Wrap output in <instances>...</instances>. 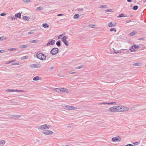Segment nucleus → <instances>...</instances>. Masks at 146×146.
Returning a JSON list of instances; mask_svg holds the SVG:
<instances>
[{"label": "nucleus", "instance_id": "774afa93", "mask_svg": "<svg viewBox=\"0 0 146 146\" xmlns=\"http://www.w3.org/2000/svg\"><path fill=\"white\" fill-rule=\"evenodd\" d=\"M13 62V61H10L9 62V63H10L11 62Z\"/></svg>", "mask_w": 146, "mask_h": 146}, {"label": "nucleus", "instance_id": "3c124183", "mask_svg": "<svg viewBox=\"0 0 146 146\" xmlns=\"http://www.w3.org/2000/svg\"><path fill=\"white\" fill-rule=\"evenodd\" d=\"M106 12H111L112 10L111 9H107L106 10Z\"/></svg>", "mask_w": 146, "mask_h": 146}, {"label": "nucleus", "instance_id": "052dcab7", "mask_svg": "<svg viewBox=\"0 0 146 146\" xmlns=\"http://www.w3.org/2000/svg\"><path fill=\"white\" fill-rule=\"evenodd\" d=\"M127 1L129 2H131L132 1V0H127Z\"/></svg>", "mask_w": 146, "mask_h": 146}, {"label": "nucleus", "instance_id": "6e6552de", "mask_svg": "<svg viewBox=\"0 0 146 146\" xmlns=\"http://www.w3.org/2000/svg\"><path fill=\"white\" fill-rule=\"evenodd\" d=\"M139 47L138 45H133L129 49V50L131 51V52H133L135 51V49L137 48H139Z\"/></svg>", "mask_w": 146, "mask_h": 146}, {"label": "nucleus", "instance_id": "6e6d98bb", "mask_svg": "<svg viewBox=\"0 0 146 146\" xmlns=\"http://www.w3.org/2000/svg\"><path fill=\"white\" fill-rule=\"evenodd\" d=\"M63 14H58L57 15V16H62L63 15Z\"/></svg>", "mask_w": 146, "mask_h": 146}, {"label": "nucleus", "instance_id": "338daca9", "mask_svg": "<svg viewBox=\"0 0 146 146\" xmlns=\"http://www.w3.org/2000/svg\"><path fill=\"white\" fill-rule=\"evenodd\" d=\"M14 91H15V92H17V90H14Z\"/></svg>", "mask_w": 146, "mask_h": 146}, {"label": "nucleus", "instance_id": "a211bd4d", "mask_svg": "<svg viewBox=\"0 0 146 146\" xmlns=\"http://www.w3.org/2000/svg\"><path fill=\"white\" fill-rule=\"evenodd\" d=\"M42 25V27L45 28H48L49 27V25L47 23H44Z\"/></svg>", "mask_w": 146, "mask_h": 146}, {"label": "nucleus", "instance_id": "ea45409f", "mask_svg": "<svg viewBox=\"0 0 146 146\" xmlns=\"http://www.w3.org/2000/svg\"><path fill=\"white\" fill-rule=\"evenodd\" d=\"M13 117H16L17 118H19L21 117V116L20 115H13Z\"/></svg>", "mask_w": 146, "mask_h": 146}, {"label": "nucleus", "instance_id": "bf43d9fd", "mask_svg": "<svg viewBox=\"0 0 146 146\" xmlns=\"http://www.w3.org/2000/svg\"><path fill=\"white\" fill-rule=\"evenodd\" d=\"M10 117H13V115H9V116Z\"/></svg>", "mask_w": 146, "mask_h": 146}, {"label": "nucleus", "instance_id": "a19ab883", "mask_svg": "<svg viewBox=\"0 0 146 146\" xmlns=\"http://www.w3.org/2000/svg\"><path fill=\"white\" fill-rule=\"evenodd\" d=\"M7 14L6 13H2L0 14V15L1 16H3Z\"/></svg>", "mask_w": 146, "mask_h": 146}, {"label": "nucleus", "instance_id": "a878e982", "mask_svg": "<svg viewBox=\"0 0 146 146\" xmlns=\"http://www.w3.org/2000/svg\"><path fill=\"white\" fill-rule=\"evenodd\" d=\"M124 17V15L123 13H121L119 15V16L117 17L120 18Z\"/></svg>", "mask_w": 146, "mask_h": 146}, {"label": "nucleus", "instance_id": "473e14b6", "mask_svg": "<svg viewBox=\"0 0 146 146\" xmlns=\"http://www.w3.org/2000/svg\"><path fill=\"white\" fill-rule=\"evenodd\" d=\"M5 39V38L4 36H2L0 37V40H4Z\"/></svg>", "mask_w": 146, "mask_h": 146}, {"label": "nucleus", "instance_id": "f03ea898", "mask_svg": "<svg viewBox=\"0 0 146 146\" xmlns=\"http://www.w3.org/2000/svg\"><path fill=\"white\" fill-rule=\"evenodd\" d=\"M118 112H123L127 111L129 108L126 106H118Z\"/></svg>", "mask_w": 146, "mask_h": 146}, {"label": "nucleus", "instance_id": "5701e85b", "mask_svg": "<svg viewBox=\"0 0 146 146\" xmlns=\"http://www.w3.org/2000/svg\"><path fill=\"white\" fill-rule=\"evenodd\" d=\"M138 7L137 5L134 6L133 7V10H136L138 9Z\"/></svg>", "mask_w": 146, "mask_h": 146}, {"label": "nucleus", "instance_id": "f8f14e48", "mask_svg": "<svg viewBox=\"0 0 146 146\" xmlns=\"http://www.w3.org/2000/svg\"><path fill=\"white\" fill-rule=\"evenodd\" d=\"M113 104H114V105H115L116 104V103L115 102H102V103H100L99 104V105H102V104H108V105H111Z\"/></svg>", "mask_w": 146, "mask_h": 146}, {"label": "nucleus", "instance_id": "20e7f679", "mask_svg": "<svg viewBox=\"0 0 146 146\" xmlns=\"http://www.w3.org/2000/svg\"><path fill=\"white\" fill-rule=\"evenodd\" d=\"M59 50L58 48L54 47L52 48L50 52V53L52 55H55L58 52Z\"/></svg>", "mask_w": 146, "mask_h": 146}, {"label": "nucleus", "instance_id": "37998d69", "mask_svg": "<svg viewBox=\"0 0 146 146\" xmlns=\"http://www.w3.org/2000/svg\"><path fill=\"white\" fill-rule=\"evenodd\" d=\"M22 58H23V59H27V58H28V56H24L23 57H22Z\"/></svg>", "mask_w": 146, "mask_h": 146}, {"label": "nucleus", "instance_id": "aec40b11", "mask_svg": "<svg viewBox=\"0 0 146 146\" xmlns=\"http://www.w3.org/2000/svg\"><path fill=\"white\" fill-rule=\"evenodd\" d=\"M136 34V33L133 31L132 32L129 34V36H132Z\"/></svg>", "mask_w": 146, "mask_h": 146}, {"label": "nucleus", "instance_id": "4468645a", "mask_svg": "<svg viewBox=\"0 0 146 146\" xmlns=\"http://www.w3.org/2000/svg\"><path fill=\"white\" fill-rule=\"evenodd\" d=\"M62 93H68V90L67 89L62 88Z\"/></svg>", "mask_w": 146, "mask_h": 146}, {"label": "nucleus", "instance_id": "423d86ee", "mask_svg": "<svg viewBox=\"0 0 146 146\" xmlns=\"http://www.w3.org/2000/svg\"><path fill=\"white\" fill-rule=\"evenodd\" d=\"M67 37L65 36H64L62 38H61V40L64 43L66 46H68L69 44L68 41H67Z\"/></svg>", "mask_w": 146, "mask_h": 146}, {"label": "nucleus", "instance_id": "0e129e2a", "mask_svg": "<svg viewBox=\"0 0 146 146\" xmlns=\"http://www.w3.org/2000/svg\"><path fill=\"white\" fill-rule=\"evenodd\" d=\"M50 68L51 69H53V68H54V67L53 66H51V67H50Z\"/></svg>", "mask_w": 146, "mask_h": 146}, {"label": "nucleus", "instance_id": "f3484780", "mask_svg": "<svg viewBox=\"0 0 146 146\" xmlns=\"http://www.w3.org/2000/svg\"><path fill=\"white\" fill-rule=\"evenodd\" d=\"M23 19L24 20H25L26 21H28L29 20L30 18L29 17H27V16H25L23 17Z\"/></svg>", "mask_w": 146, "mask_h": 146}, {"label": "nucleus", "instance_id": "58836bf2", "mask_svg": "<svg viewBox=\"0 0 146 146\" xmlns=\"http://www.w3.org/2000/svg\"><path fill=\"white\" fill-rule=\"evenodd\" d=\"M82 67H83V66H82V65L80 66L77 67H76V69H80V68H82Z\"/></svg>", "mask_w": 146, "mask_h": 146}, {"label": "nucleus", "instance_id": "8fccbe9b", "mask_svg": "<svg viewBox=\"0 0 146 146\" xmlns=\"http://www.w3.org/2000/svg\"><path fill=\"white\" fill-rule=\"evenodd\" d=\"M113 49L114 50V53L115 54H117V53H119L120 52H118V51L115 50L114 49Z\"/></svg>", "mask_w": 146, "mask_h": 146}, {"label": "nucleus", "instance_id": "9d476101", "mask_svg": "<svg viewBox=\"0 0 146 146\" xmlns=\"http://www.w3.org/2000/svg\"><path fill=\"white\" fill-rule=\"evenodd\" d=\"M55 42V40H52L50 41H49L46 45V46H48L50 45H53L54 44Z\"/></svg>", "mask_w": 146, "mask_h": 146}, {"label": "nucleus", "instance_id": "09e8293b", "mask_svg": "<svg viewBox=\"0 0 146 146\" xmlns=\"http://www.w3.org/2000/svg\"><path fill=\"white\" fill-rule=\"evenodd\" d=\"M145 39V38H139L138 39L139 40H144Z\"/></svg>", "mask_w": 146, "mask_h": 146}, {"label": "nucleus", "instance_id": "c03bdc74", "mask_svg": "<svg viewBox=\"0 0 146 146\" xmlns=\"http://www.w3.org/2000/svg\"><path fill=\"white\" fill-rule=\"evenodd\" d=\"M140 142H135L133 143V144L134 145H138L139 143Z\"/></svg>", "mask_w": 146, "mask_h": 146}, {"label": "nucleus", "instance_id": "ddd939ff", "mask_svg": "<svg viewBox=\"0 0 146 146\" xmlns=\"http://www.w3.org/2000/svg\"><path fill=\"white\" fill-rule=\"evenodd\" d=\"M116 23H112L111 22H110L108 24V25L110 27H115L116 26Z\"/></svg>", "mask_w": 146, "mask_h": 146}, {"label": "nucleus", "instance_id": "7ed1b4c3", "mask_svg": "<svg viewBox=\"0 0 146 146\" xmlns=\"http://www.w3.org/2000/svg\"><path fill=\"white\" fill-rule=\"evenodd\" d=\"M109 110L111 112H118V106H115L110 108L109 109Z\"/></svg>", "mask_w": 146, "mask_h": 146}, {"label": "nucleus", "instance_id": "e2e57ef3", "mask_svg": "<svg viewBox=\"0 0 146 146\" xmlns=\"http://www.w3.org/2000/svg\"><path fill=\"white\" fill-rule=\"evenodd\" d=\"M71 126H70V125H69V126H67V128H71Z\"/></svg>", "mask_w": 146, "mask_h": 146}, {"label": "nucleus", "instance_id": "c756f323", "mask_svg": "<svg viewBox=\"0 0 146 146\" xmlns=\"http://www.w3.org/2000/svg\"><path fill=\"white\" fill-rule=\"evenodd\" d=\"M27 45H21L19 47V48H25L27 47Z\"/></svg>", "mask_w": 146, "mask_h": 146}, {"label": "nucleus", "instance_id": "4be33fe9", "mask_svg": "<svg viewBox=\"0 0 146 146\" xmlns=\"http://www.w3.org/2000/svg\"><path fill=\"white\" fill-rule=\"evenodd\" d=\"M141 64V63H135L133 64V66H139Z\"/></svg>", "mask_w": 146, "mask_h": 146}, {"label": "nucleus", "instance_id": "72a5a7b5", "mask_svg": "<svg viewBox=\"0 0 146 146\" xmlns=\"http://www.w3.org/2000/svg\"><path fill=\"white\" fill-rule=\"evenodd\" d=\"M19 62H15L12 64V65H19Z\"/></svg>", "mask_w": 146, "mask_h": 146}, {"label": "nucleus", "instance_id": "79ce46f5", "mask_svg": "<svg viewBox=\"0 0 146 146\" xmlns=\"http://www.w3.org/2000/svg\"><path fill=\"white\" fill-rule=\"evenodd\" d=\"M48 135L51 134L53 133V132L51 131L48 130Z\"/></svg>", "mask_w": 146, "mask_h": 146}, {"label": "nucleus", "instance_id": "f704fd0d", "mask_svg": "<svg viewBox=\"0 0 146 146\" xmlns=\"http://www.w3.org/2000/svg\"><path fill=\"white\" fill-rule=\"evenodd\" d=\"M41 9H42V7H40L36 8V10L37 11H39L41 10Z\"/></svg>", "mask_w": 146, "mask_h": 146}, {"label": "nucleus", "instance_id": "6ab92c4d", "mask_svg": "<svg viewBox=\"0 0 146 146\" xmlns=\"http://www.w3.org/2000/svg\"><path fill=\"white\" fill-rule=\"evenodd\" d=\"M6 142L5 140H2L0 141V145L2 146Z\"/></svg>", "mask_w": 146, "mask_h": 146}, {"label": "nucleus", "instance_id": "e433bc0d", "mask_svg": "<svg viewBox=\"0 0 146 146\" xmlns=\"http://www.w3.org/2000/svg\"><path fill=\"white\" fill-rule=\"evenodd\" d=\"M89 26L91 28H93L94 27L95 25H90Z\"/></svg>", "mask_w": 146, "mask_h": 146}, {"label": "nucleus", "instance_id": "69168bd1", "mask_svg": "<svg viewBox=\"0 0 146 146\" xmlns=\"http://www.w3.org/2000/svg\"><path fill=\"white\" fill-rule=\"evenodd\" d=\"M36 141L37 142H38L39 141V140L38 139H36Z\"/></svg>", "mask_w": 146, "mask_h": 146}, {"label": "nucleus", "instance_id": "de8ad7c7", "mask_svg": "<svg viewBox=\"0 0 146 146\" xmlns=\"http://www.w3.org/2000/svg\"><path fill=\"white\" fill-rule=\"evenodd\" d=\"M77 10L78 11H82L83 10V9L82 8H78Z\"/></svg>", "mask_w": 146, "mask_h": 146}, {"label": "nucleus", "instance_id": "7c9ffc66", "mask_svg": "<svg viewBox=\"0 0 146 146\" xmlns=\"http://www.w3.org/2000/svg\"><path fill=\"white\" fill-rule=\"evenodd\" d=\"M110 31L111 32L114 31V32H115L116 31V30L114 28H111L110 29Z\"/></svg>", "mask_w": 146, "mask_h": 146}, {"label": "nucleus", "instance_id": "b1692460", "mask_svg": "<svg viewBox=\"0 0 146 146\" xmlns=\"http://www.w3.org/2000/svg\"><path fill=\"white\" fill-rule=\"evenodd\" d=\"M56 44L58 46H60L61 45L60 41L59 40V41L57 42L56 43Z\"/></svg>", "mask_w": 146, "mask_h": 146}, {"label": "nucleus", "instance_id": "4c0bfd02", "mask_svg": "<svg viewBox=\"0 0 146 146\" xmlns=\"http://www.w3.org/2000/svg\"><path fill=\"white\" fill-rule=\"evenodd\" d=\"M11 19L12 20L13 19H17V17H15V16H13V17H11Z\"/></svg>", "mask_w": 146, "mask_h": 146}, {"label": "nucleus", "instance_id": "2eb2a0df", "mask_svg": "<svg viewBox=\"0 0 146 146\" xmlns=\"http://www.w3.org/2000/svg\"><path fill=\"white\" fill-rule=\"evenodd\" d=\"M62 88H58L55 89V91L58 92L60 93H62Z\"/></svg>", "mask_w": 146, "mask_h": 146}, {"label": "nucleus", "instance_id": "680f3d73", "mask_svg": "<svg viewBox=\"0 0 146 146\" xmlns=\"http://www.w3.org/2000/svg\"><path fill=\"white\" fill-rule=\"evenodd\" d=\"M17 92H23V91L22 90H17Z\"/></svg>", "mask_w": 146, "mask_h": 146}, {"label": "nucleus", "instance_id": "0eeeda50", "mask_svg": "<svg viewBox=\"0 0 146 146\" xmlns=\"http://www.w3.org/2000/svg\"><path fill=\"white\" fill-rule=\"evenodd\" d=\"M65 109L67 110H75L77 109L76 107H74L72 106L66 105L65 106Z\"/></svg>", "mask_w": 146, "mask_h": 146}, {"label": "nucleus", "instance_id": "c9c22d12", "mask_svg": "<svg viewBox=\"0 0 146 146\" xmlns=\"http://www.w3.org/2000/svg\"><path fill=\"white\" fill-rule=\"evenodd\" d=\"M107 6V5H101L100 6V8H105Z\"/></svg>", "mask_w": 146, "mask_h": 146}, {"label": "nucleus", "instance_id": "412c9836", "mask_svg": "<svg viewBox=\"0 0 146 146\" xmlns=\"http://www.w3.org/2000/svg\"><path fill=\"white\" fill-rule=\"evenodd\" d=\"M33 80L35 81H37L39 80V77L38 76H36L34 77L33 79Z\"/></svg>", "mask_w": 146, "mask_h": 146}, {"label": "nucleus", "instance_id": "864d4df0", "mask_svg": "<svg viewBox=\"0 0 146 146\" xmlns=\"http://www.w3.org/2000/svg\"><path fill=\"white\" fill-rule=\"evenodd\" d=\"M5 52V50H0V53H2Z\"/></svg>", "mask_w": 146, "mask_h": 146}, {"label": "nucleus", "instance_id": "1a4fd4ad", "mask_svg": "<svg viewBox=\"0 0 146 146\" xmlns=\"http://www.w3.org/2000/svg\"><path fill=\"white\" fill-rule=\"evenodd\" d=\"M121 138L119 136H118L116 137H114L112 138V140L113 142H115L116 141H121Z\"/></svg>", "mask_w": 146, "mask_h": 146}, {"label": "nucleus", "instance_id": "4d7b16f0", "mask_svg": "<svg viewBox=\"0 0 146 146\" xmlns=\"http://www.w3.org/2000/svg\"><path fill=\"white\" fill-rule=\"evenodd\" d=\"M33 33L31 31L29 32L28 33V34H32Z\"/></svg>", "mask_w": 146, "mask_h": 146}, {"label": "nucleus", "instance_id": "9b49d317", "mask_svg": "<svg viewBox=\"0 0 146 146\" xmlns=\"http://www.w3.org/2000/svg\"><path fill=\"white\" fill-rule=\"evenodd\" d=\"M30 67L32 68H38L40 67V65L38 64H33L31 65Z\"/></svg>", "mask_w": 146, "mask_h": 146}, {"label": "nucleus", "instance_id": "13d9d810", "mask_svg": "<svg viewBox=\"0 0 146 146\" xmlns=\"http://www.w3.org/2000/svg\"><path fill=\"white\" fill-rule=\"evenodd\" d=\"M69 73H70V74H72L75 73H76V72H70Z\"/></svg>", "mask_w": 146, "mask_h": 146}, {"label": "nucleus", "instance_id": "c85d7f7f", "mask_svg": "<svg viewBox=\"0 0 146 146\" xmlns=\"http://www.w3.org/2000/svg\"><path fill=\"white\" fill-rule=\"evenodd\" d=\"M5 91H6L7 92H14V90L8 89L6 90Z\"/></svg>", "mask_w": 146, "mask_h": 146}, {"label": "nucleus", "instance_id": "f257e3e1", "mask_svg": "<svg viewBox=\"0 0 146 146\" xmlns=\"http://www.w3.org/2000/svg\"><path fill=\"white\" fill-rule=\"evenodd\" d=\"M36 56L38 59L42 60H45L46 57L45 55L41 52H38L36 54Z\"/></svg>", "mask_w": 146, "mask_h": 146}, {"label": "nucleus", "instance_id": "bb28decb", "mask_svg": "<svg viewBox=\"0 0 146 146\" xmlns=\"http://www.w3.org/2000/svg\"><path fill=\"white\" fill-rule=\"evenodd\" d=\"M79 16V15L78 14H76L74 16L73 18L75 19H76L78 18Z\"/></svg>", "mask_w": 146, "mask_h": 146}, {"label": "nucleus", "instance_id": "393cba45", "mask_svg": "<svg viewBox=\"0 0 146 146\" xmlns=\"http://www.w3.org/2000/svg\"><path fill=\"white\" fill-rule=\"evenodd\" d=\"M30 42L31 43H37L38 42V40L36 39L34 40H31L30 41Z\"/></svg>", "mask_w": 146, "mask_h": 146}, {"label": "nucleus", "instance_id": "cd10ccee", "mask_svg": "<svg viewBox=\"0 0 146 146\" xmlns=\"http://www.w3.org/2000/svg\"><path fill=\"white\" fill-rule=\"evenodd\" d=\"M48 130H44L43 131V133L46 135H48Z\"/></svg>", "mask_w": 146, "mask_h": 146}, {"label": "nucleus", "instance_id": "dca6fc26", "mask_svg": "<svg viewBox=\"0 0 146 146\" xmlns=\"http://www.w3.org/2000/svg\"><path fill=\"white\" fill-rule=\"evenodd\" d=\"M21 13H16L15 15V17H17L19 19L21 18Z\"/></svg>", "mask_w": 146, "mask_h": 146}, {"label": "nucleus", "instance_id": "2f4dec72", "mask_svg": "<svg viewBox=\"0 0 146 146\" xmlns=\"http://www.w3.org/2000/svg\"><path fill=\"white\" fill-rule=\"evenodd\" d=\"M63 34H60V35H59V36H58V39H60V38L61 37H62L64 35Z\"/></svg>", "mask_w": 146, "mask_h": 146}, {"label": "nucleus", "instance_id": "a18cd8bd", "mask_svg": "<svg viewBox=\"0 0 146 146\" xmlns=\"http://www.w3.org/2000/svg\"><path fill=\"white\" fill-rule=\"evenodd\" d=\"M8 50H9L11 51H13L16 50V49L14 48H12L11 49H9Z\"/></svg>", "mask_w": 146, "mask_h": 146}, {"label": "nucleus", "instance_id": "49530a36", "mask_svg": "<svg viewBox=\"0 0 146 146\" xmlns=\"http://www.w3.org/2000/svg\"><path fill=\"white\" fill-rule=\"evenodd\" d=\"M24 2L27 3L30 2V0H23Z\"/></svg>", "mask_w": 146, "mask_h": 146}, {"label": "nucleus", "instance_id": "603ef678", "mask_svg": "<svg viewBox=\"0 0 146 146\" xmlns=\"http://www.w3.org/2000/svg\"><path fill=\"white\" fill-rule=\"evenodd\" d=\"M133 145L131 144H129L125 145V146H133Z\"/></svg>", "mask_w": 146, "mask_h": 146}, {"label": "nucleus", "instance_id": "39448f33", "mask_svg": "<svg viewBox=\"0 0 146 146\" xmlns=\"http://www.w3.org/2000/svg\"><path fill=\"white\" fill-rule=\"evenodd\" d=\"M50 125L48 126L46 124H44L41 126H39L38 127V129L40 130H43L45 129H48L50 128Z\"/></svg>", "mask_w": 146, "mask_h": 146}, {"label": "nucleus", "instance_id": "5fc2aeb1", "mask_svg": "<svg viewBox=\"0 0 146 146\" xmlns=\"http://www.w3.org/2000/svg\"><path fill=\"white\" fill-rule=\"evenodd\" d=\"M131 22V20H127V21H126V23H129L130 22Z\"/></svg>", "mask_w": 146, "mask_h": 146}]
</instances>
